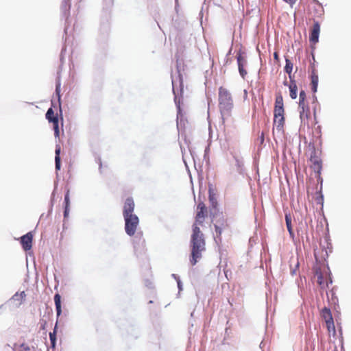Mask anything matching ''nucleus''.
Returning a JSON list of instances; mask_svg holds the SVG:
<instances>
[{"label": "nucleus", "mask_w": 351, "mask_h": 351, "mask_svg": "<svg viewBox=\"0 0 351 351\" xmlns=\"http://www.w3.org/2000/svg\"><path fill=\"white\" fill-rule=\"evenodd\" d=\"M208 215L206 204L203 202L197 204L195 221L192 226V234L191 237V265H195L202 257V252L206 250V241L204 234L199 226H203L204 222Z\"/></svg>", "instance_id": "f257e3e1"}, {"label": "nucleus", "mask_w": 351, "mask_h": 351, "mask_svg": "<svg viewBox=\"0 0 351 351\" xmlns=\"http://www.w3.org/2000/svg\"><path fill=\"white\" fill-rule=\"evenodd\" d=\"M233 99L230 93L223 86L219 88V108L223 119L231 115L233 109Z\"/></svg>", "instance_id": "f03ea898"}, {"label": "nucleus", "mask_w": 351, "mask_h": 351, "mask_svg": "<svg viewBox=\"0 0 351 351\" xmlns=\"http://www.w3.org/2000/svg\"><path fill=\"white\" fill-rule=\"evenodd\" d=\"M125 220V230L129 236H133L138 226L139 219L137 215L123 217Z\"/></svg>", "instance_id": "7ed1b4c3"}, {"label": "nucleus", "mask_w": 351, "mask_h": 351, "mask_svg": "<svg viewBox=\"0 0 351 351\" xmlns=\"http://www.w3.org/2000/svg\"><path fill=\"white\" fill-rule=\"evenodd\" d=\"M321 316L325 321L329 335L335 336L336 335V330L330 310L328 308L324 307L321 311Z\"/></svg>", "instance_id": "20e7f679"}, {"label": "nucleus", "mask_w": 351, "mask_h": 351, "mask_svg": "<svg viewBox=\"0 0 351 351\" xmlns=\"http://www.w3.org/2000/svg\"><path fill=\"white\" fill-rule=\"evenodd\" d=\"M315 274L317 278V282L321 289H326L329 284H332L331 277L327 271H323L320 267L316 268Z\"/></svg>", "instance_id": "39448f33"}, {"label": "nucleus", "mask_w": 351, "mask_h": 351, "mask_svg": "<svg viewBox=\"0 0 351 351\" xmlns=\"http://www.w3.org/2000/svg\"><path fill=\"white\" fill-rule=\"evenodd\" d=\"M229 228V225L228 223V219L225 218L223 216L219 217L216 224H215V229L216 232L217 237L220 238L223 231L227 230Z\"/></svg>", "instance_id": "423d86ee"}, {"label": "nucleus", "mask_w": 351, "mask_h": 351, "mask_svg": "<svg viewBox=\"0 0 351 351\" xmlns=\"http://www.w3.org/2000/svg\"><path fill=\"white\" fill-rule=\"evenodd\" d=\"M135 204L134 202V199L132 197H128L123 205V217H127L129 215H134V210Z\"/></svg>", "instance_id": "0eeeda50"}, {"label": "nucleus", "mask_w": 351, "mask_h": 351, "mask_svg": "<svg viewBox=\"0 0 351 351\" xmlns=\"http://www.w3.org/2000/svg\"><path fill=\"white\" fill-rule=\"evenodd\" d=\"M285 124V117H274L273 132L275 130L280 134L284 133V126Z\"/></svg>", "instance_id": "6e6552de"}, {"label": "nucleus", "mask_w": 351, "mask_h": 351, "mask_svg": "<svg viewBox=\"0 0 351 351\" xmlns=\"http://www.w3.org/2000/svg\"><path fill=\"white\" fill-rule=\"evenodd\" d=\"M237 60L238 63L239 72L241 76L244 79L247 75V71L244 69V66L247 64V60L241 51L238 53L237 56Z\"/></svg>", "instance_id": "1a4fd4ad"}, {"label": "nucleus", "mask_w": 351, "mask_h": 351, "mask_svg": "<svg viewBox=\"0 0 351 351\" xmlns=\"http://www.w3.org/2000/svg\"><path fill=\"white\" fill-rule=\"evenodd\" d=\"M32 240L33 234L32 232H27L21 237V244L25 251L31 250L32 247Z\"/></svg>", "instance_id": "9d476101"}, {"label": "nucleus", "mask_w": 351, "mask_h": 351, "mask_svg": "<svg viewBox=\"0 0 351 351\" xmlns=\"http://www.w3.org/2000/svg\"><path fill=\"white\" fill-rule=\"evenodd\" d=\"M320 32V25L317 21H315L313 25L310 34V42L313 44H316L319 40V35Z\"/></svg>", "instance_id": "9b49d317"}, {"label": "nucleus", "mask_w": 351, "mask_h": 351, "mask_svg": "<svg viewBox=\"0 0 351 351\" xmlns=\"http://www.w3.org/2000/svg\"><path fill=\"white\" fill-rule=\"evenodd\" d=\"M300 108V117L301 122L304 125H309V119L311 118V112L308 106H304Z\"/></svg>", "instance_id": "f8f14e48"}, {"label": "nucleus", "mask_w": 351, "mask_h": 351, "mask_svg": "<svg viewBox=\"0 0 351 351\" xmlns=\"http://www.w3.org/2000/svg\"><path fill=\"white\" fill-rule=\"evenodd\" d=\"M311 89L313 93L317 92V86H318V75L317 72L314 68V66H312V71L311 75Z\"/></svg>", "instance_id": "ddd939ff"}, {"label": "nucleus", "mask_w": 351, "mask_h": 351, "mask_svg": "<svg viewBox=\"0 0 351 351\" xmlns=\"http://www.w3.org/2000/svg\"><path fill=\"white\" fill-rule=\"evenodd\" d=\"M289 88L291 98L293 99H295L297 97L298 87L295 82L292 80V79L291 80V83L289 85Z\"/></svg>", "instance_id": "4468645a"}, {"label": "nucleus", "mask_w": 351, "mask_h": 351, "mask_svg": "<svg viewBox=\"0 0 351 351\" xmlns=\"http://www.w3.org/2000/svg\"><path fill=\"white\" fill-rule=\"evenodd\" d=\"M49 123H53V128L54 130V135L56 137H59L60 136V130H59V119L58 117H53V119H51L48 120Z\"/></svg>", "instance_id": "2eb2a0df"}, {"label": "nucleus", "mask_w": 351, "mask_h": 351, "mask_svg": "<svg viewBox=\"0 0 351 351\" xmlns=\"http://www.w3.org/2000/svg\"><path fill=\"white\" fill-rule=\"evenodd\" d=\"M208 194H209L208 198H209V202H210V206L213 208L215 209L218 205L216 195L213 192V191L211 190L210 189L208 191Z\"/></svg>", "instance_id": "dca6fc26"}, {"label": "nucleus", "mask_w": 351, "mask_h": 351, "mask_svg": "<svg viewBox=\"0 0 351 351\" xmlns=\"http://www.w3.org/2000/svg\"><path fill=\"white\" fill-rule=\"evenodd\" d=\"M54 302H55L57 315L58 317V316L60 315V314L62 313V310H61V296H60V294L56 293L54 295Z\"/></svg>", "instance_id": "f3484780"}, {"label": "nucleus", "mask_w": 351, "mask_h": 351, "mask_svg": "<svg viewBox=\"0 0 351 351\" xmlns=\"http://www.w3.org/2000/svg\"><path fill=\"white\" fill-rule=\"evenodd\" d=\"M306 95L304 90H301L300 92L299 96V108H304V106H308L306 102Z\"/></svg>", "instance_id": "a211bd4d"}, {"label": "nucleus", "mask_w": 351, "mask_h": 351, "mask_svg": "<svg viewBox=\"0 0 351 351\" xmlns=\"http://www.w3.org/2000/svg\"><path fill=\"white\" fill-rule=\"evenodd\" d=\"M25 297L26 294L25 291H21L20 293L17 292L12 296V300H14V301H18L19 303L21 304L25 300Z\"/></svg>", "instance_id": "6ab92c4d"}, {"label": "nucleus", "mask_w": 351, "mask_h": 351, "mask_svg": "<svg viewBox=\"0 0 351 351\" xmlns=\"http://www.w3.org/2000/svg\"><path fill=\"white\" fill-rule=\"evenodd\" d=\"M285 62H286V64H285V71L286 73H287L289 74V78H290V80H291V73H292V70H293V64L291 62V60H289L288 58H286Z\"/></svg>", "instance_id": "aec40b11"}, {"label": "nucleus", "mask_w": 351, "mask_h": 351, "mask_svg": "<svg viewBox=\"0 0 351 351\" xmlns=\"http://www.w3.org/2000/svg\"><path fill=\"white\" fill-rule=\"evenodd\" d=\"M60 147H56V157H55V162H56V169L57 170L60 169Z\"/></svg>", "instance_id": "412c9836"}, {"label": "nucleus", "mask_w": 351, "mask_h": 351, "mask_svg": "<svg viewBox=\"0 0 351 351\" xmlns=\"http://www.w3.org/2000/svg\"><path fill=\"white\" fill-rule=\"evenodd\" d=\"M274 108H284L283 98L280 94L277 95L276 97Z\"/></svg>", "instance_id": "4be33fe9"}, {"label": "nucleus", "mask_w": 351, "mask_h": 351, "mask_svg": "<svg viewBox=\"0 0 351 351\" xmlns=\"http://www.w3.org/2000/svg\"><path fill=\"white\" fill-rule=\"evenodd\" d=\"M56 325L55 328L52 332L49 333V338L51 343V347L55 348L56 346Z\"/></svg>", "instance_id": "5701e85b"}, {"label": "nucleus", "mask_w": 351, "mask_h": 351, "mask_svg": "<svg viewBox=\"0 0 351 351\" xmlns=\"http://www.w3.org/2000/svg\"><path fill=\"white\" fill-rule=\"evenodd\" d=\"M274 117H285L284 108H274Z\"/></svg>", "instance_id": "b1692460"}, {"label": "nucleus", "mask_w": 351, "mask_h": 351, "mask_svg": "<svg viewBox=\"0 0 351 351\" xmlns=\"http://www.w3.org/2000/svg\"><path fill=\"white\" fill-rule=\"evenodd\" d=\"M285 221L288 231L289 232L290 234H292L291 218L290 215H285Z\"/></svg>", "instance_id": "393cba45"}, {"label": "nucleus", "mask_w": 351, "mask_h": 351, "mask_svg": "<svg viewBox=\"0 0 351 351\" xmlns=\"http://www.w3.org/2000/svg\"><path fill=\"white\" fill-rule=\"evenodd\" d=\"M58 117V115L55 114L54 111L51 108L48 109V110L46 113V119L47 120L53 119V117Z\"/></svg>", "instance_id": "a878e982"}, {"label": "nucleus", "mask_w": 351, "mask_h": 351, "mask_svg": "<svg viewBox=\"0 0 351 351\" xmlns=\"http://www.w3.org/2000/svg\"><path fill=\"white\" fill-rule=\"evenodd\" d=\"M64 204L65 206L69 208L70 206V199H69V190H67L65 196H64Z\"/></svg>", "instance_id": "bb28decb"}, {"label": "nucleus", "mask_w": 351, "mask_h": 351, "mask_svg": "<svg viewBox=\"0 0 351 351\" xmlns=\"http://www.w3.org/2000/svg\"><path fill=\"white\" fill-rule=\"evenodd\" d=\"M21 350L19 351H31L29 346L25 343H22L20 346Z\"/></svg>", "instance_id": "cd10ccee"}, {"label": "nucleus", "mask_w": 351, "mask_h": 351, "mask_svg": "<svg viewBox=\"0 0 351 351\" xmlns=\"http://www.w3.org/2000/svg\"><path fill=\"white\" fill-rule=\"evenodd\" d=\"M56 95L58 97V99H60V80H58L57 82L56 87Z\"/></svg>", "instance_id": "c85d7f7f"}, {"label": "nucleus", "mask_w": 351, "mask_h": 351, "mask_svg": "<svg viewBox=\"0 0 351 351\" xmlns=\"http://www.w3.org/2000/svg\"><path fill=\"white\" fill-rule=\"evenodd\" d=\"M313 165L315 166V169H317L318 170H319L322 167L321 166V162L317 160H315V161H313Z\"/></svg>", "instance_id": "c756f323"}, {"label": "nucleus", "mask_w": 351, "mask_h": 351, "mask_svg": "<svg viewBox=\"0 0 351 351\" xmlns=\"http://www.w3.org/2000/svg\"><path fill=\"white\" fill-rule=\"evenodd\" d=\"M69 208L64 207V217L66 218L69 216Z\"/></svg>", "instance_id": "7c9ffc66"}, {"label": "nucleus", "mask_w": 351, "mask_h": 351, "mask_svg": "<svg viewBox=\"0 0 351 351\" xmlns=\"http://www.w3.org/2000/svg\"><path fill=\"white\" fill-rule=\"evenodd\" d=\"M274 59L276 60H278V54L277 52H274Z\"/></svg>", "instance_id": "2f4dec72"}, {"label": "nucleus", "mask_w": 351, "mask_h": 351, "mask_svg": "<svg viewBox=\"0 0 351 351\" xmlns=\"http://www.w3.org/2000/svg\"><path fill=\"white\" fill-rule=\"evenodd\" d=\"M284 85H285V86H287V81H286V80H285V81L284 82Z\"/></svg>", "instance_id": "473e14b6"}, {"label": "nucleus", "mask_w": 351, "mask_h": 351, "mask_svg": "<svg viewBox=\"0 0 351 351\" xmlns=\"http://www.w3.org/2000/svg\"><path fill=\"white\" fill-rule=\"evenodd\" d=\"M144 243H145V240H144V239H143V241H142V244H144Z\"/></svg>", "instance_id": "72a5a7b5"}, {"label": "nucleus", "mask_w": 351, "mask_h": 351, "mask_svg": "<svg viewBox=\"0 0 351 351\" xmlns=\"http://www.w3.org/2000/svg\"><path fill=\"white\" fill-rule=\"evenodd\" d=\"M244 93H245V95H247V91L245 90H244Z\"/></svg>", "instance_id": "f704fd0d"}, {"label": "nucleus", "mask_w": 351, "mask_h": 351, "mask_svg": "<svg viewBox=\"0 0 351 351\" xmlns=\"http://www.w3.org/2000/svg\"><path fill=\"white\" fill-rule=\"evenodd\" d=\"M333 351H338L337 348H335V350Z\"/></svg>", "instance_id": "c9c22d12"}]
</instances>
